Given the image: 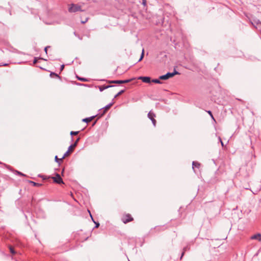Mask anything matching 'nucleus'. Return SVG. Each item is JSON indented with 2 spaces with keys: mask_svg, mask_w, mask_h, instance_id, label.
Returning <instances> with one entry per match:
<instances>
[{
  "mask_svg": "<svg viewBox=\"0 0 261 261\" xmlns=\"http://www.w3.org/2000/svg\"><path fill=\"white\" fill-rule=\"evenodd\" d=\"M95 116H93L90 117L84 118L83 119V121L85 122L86 123H89L90 121H91L95 117Z\"/></svg>",
  "mask_w": 261,
  "mask_h": 261,
  "instance_id": "4468645a",
  "label": "nucleus"
},
{
  "mask_svg": "<svg viewBox=\"0 0 261 261\" xmlns=\"http://www.w3.org/2000/svg\"><path fill=\"white\" fill-rule=\"evenodd\" d=\"M54 182H55L58 184H59V185L64 184L63 180H54Z\"/></svg>",
  "mask_w": 261,
  "mask_h": 261,
  "instance_id": "5701e85b",
  "label": "nucleus"
},
{
  "mask_svg": "<svg viewBox=\"0 0 261 261\" xmlns=\"http://www.w3.org/2000/svg\"><path fill=\"white\" fill-rule=\"evenodd\" d=\"M80 138H78L75 141V142L71 144L74 147H75L76 145H77V144L78 143V142L79 141Z\"/></svg>",
  "mask_w": 261,
  "mask_h": 261,
  "instance_id": "4be33fe9",
  "label": "nucleus"
},
{
  "mask_svg": "<svg viewBox=\"0 0 261 261\" xmlns=\"http://www.w3.org/2000/svg\"><path fill=\"white\" fill-rule=\"evenodd\" d=\"M79 132H78V131H77V132L71 131L70 132V135L71 136H72V135H77L79 134Z\"/></svg>",
  "mask_w": 261,
  "mask_h": 261,
  "instance_id": "a878e982",
  "label": "nucleus"
},
{
  "mask_svg": "<svg viewBox=\"0 0 261 261\" xmlns=\"http://www.w3.org/2000/svg\"><path fill=\"white\" fill-rule=\"evenodd\" d=\"M200 164L198 162H196V161H193V163H192V168L194 170H195V168H197L198 169H199L200 168ZM195 172V171H194Z\"/></svg>",
  "mask_w": 261,
  "mask_h": 261,
  "instance_id": "ddd939ff",
  "label": "nucleus"
},
{
  "mask_svg": "<svg viewBox=\"0 0 261 261\" xmlns=\"http://www.w3.org/2000/svg\"><path fill=\"white\" fill-rule=\"evenodd\" d=\"M114 87V85H102L98 87L99 90L100 92L103 91L104 90L107 89L108 88Z\"/></svg>",
  "mask_w": 261,
  "mask_h": 261,
  "instance_id": "9d476101",
  "label": "nucleus"
},
{
  "mask_svg": "<svg viewBox=\"0 0 261 261\" xmlns=\"http://www.w3.org/2000/svg\"><path fill=\"white\" fill-rule=\"evenodd\" d=\"M125 91L124 90H121L120 91H119L117 94H116L114 96V98H116L117 97H118V96H119L120 95H121V94H122L123 93H124Z\"/></svg>",
  "mask_w": 261,
  "mask_h": 261,
  "instance_id": "f3484780",
  "label": "nucleus"
},
{
  "mask_svg": "<svg viewBox=\"0 0 261 261\" xmlns=\"http://www.w3.org/2000/svg\"><path fill=\"white\" fill-rule=\"evenodd\" d=\"M133 218L129 214L125 215L122 218V221L124 223H127L129 222L133 221Z\"/></svg>",
  "mask_w": 261,
  "mask_h": 261,
  "instance_id": "423d86ee",
  "label": "nucleus"
},
{
  "mask_svg": "<svg viewBox=\"0 0 261 261\" xmlns=\"http://www.w3.org/2000/svg\"><path fill=\"white\" fill-rule=\"evenodd\" d=\"M113 103H114L113 102H111V103H109L106 106L102 108L101 109V110L103 109L104 111L107 112L113 106Z\"/></svg>",
  "mask_w": 261,
  "mask_h": 261,
  "instance_id": "2eb2a0df",
  "label": "nucleus"
},
{
  "mask_svg": "<svg viewBox=\"0 0 261 261\" xmlns=\"http://www.w3.org/2000/svg\"><path fill=\"white\" fill-rule=\"evenodd\" d=\"M99 225V223H96V227H98Z\"/></svg>",
  "mask_w": 261,
  "mask_h": 261,
  "instance_id": "e433bc0d",
  "label": "nucleus"
},
{
  "mask_svg": "<svg viewBox=\"0 0 261 261\" xmlns=\"http://www.w3.org/2000/svg\"><path fill=\"white\" fill-rule=\"evenodd\" d=\"M50 76L53 75V76H56V77L60 78V76L58 74H57L56 73H55V72H51L50 74Z\"/></svg>",
  "mask_w": 261,
  "mask_h": 261,
  "instance_id": "b1692460",
  "label": "nucleus"
},
{
  "mask_svg": "<svg viewBox=\"0 0 261 261\" xmlns=\"http://www.w3.org/2000/svg\"><path fill=\"white\" fill-rule=\"evenodd\" d=\"M60 159H58V156L56 155L55 156V161L58 162V163H60V162H61V161L60 160Z\"/></svg>",
  "mask_w": 261,
  "mask_h": 261,
  "instance_id": "cd10ccee",
  "label": "nucleus"
},
{
  "mask_svg": "<svg viewBox=\"0 0 261 261\" xmlns=\"http://www.w3.org/2000/svg\"><path fill=\"white\" fill-rule=\"evenodd\" d=\"M68 11L69 12H75L77 11H81L82 10L81 9V6L77 5L72 4L69 7Z\"/></svg>",
  "mask_w": 261,
  "mask_h": 261,
  "instance_id": "7ed1b4c3",
  "label": "nucleus"
},
{
  "mask_svg": "<svg viewBox=\"0 0 261 261\" xmlns=\"http://www.w3.org/2000/svg\"><path fill=\"white\" fill-rule=\"evenodd\" d=\"M115 84H122L121 80H115Z\"/></svg>",
  "mask_w": 261,
  "mask_h": 261,
  "instance_id": "bb28decb",
  "label": "nucleus"
},
{
  "mask_svg": "<svg viewBox=\"0 0 261 261\" xmlns=\"http://www.w3.org/2000/svg\"><path fill=\"white\" fill-rule=\"evenodd\" d=\"M152 82L154 83H156V84H161L162 82L160 81V79H153L152 80Z\"/></svg>",
  "mask_w": 261,
  "mask_h": 261,
  "instance_id": "a211bd4d",
  "label": "nucleus"
},
{
  "mask_svg": "<svg viewBox=\"0 0 261 261\" xmlns=\"http://www.w3.org/2000/svg\"><path fill=\"white\" fill-rule=\"evenodd\" d=\"M252 25L258 30L261 31V21L257 20L254 23L252 22Z\"/></svg>",
  "mask_w": 261,
  "mask_h": 261,
  "instance_id": "6e6552de",
  "label": "nucleus"
},
{
  "mask_svg": "<svg viewBox=\"0 0 261 261\" xmlns=\"http://www.w3.org/2000/svg\"><path fill=\"white\" fill-rule=\"evenodd\" d=\"M48 47H49V46H46V47H45V48H44V51H45V53H46V54H47V48H48Z\"/></svg>",
  "mask_w": 261,
  "mask_h": 261,
  "instance_id": "f704fd0d",
  "label": "nucleus"
},
{
  "mask_svg": "<svg viewBox=\"0 0 261 261\" xmlns=\"http://www.w3.org/2000/svg\"><path fill=\"white\" fill-rule=\"evenodd\" d=\"M16 173L17 174H19V175H20L21 176H25V175L23 174V173H21V172H20L19 171H16Z\"/></svg>",
  "mask_w": 261,
  "mask_h": 261,
  "instance_id": "c85d7f7f",
  "label": "nucleus"
},
{
  "mask_svg": "<svg viewBox=\"0 0 261 261\" xmlns=\"http://www.w3.org/2000/svg\"><path fill=\"white\" fill-rule=\"evenodd\" d=\"M186 249H187V248H186V247L184 248V251H183V252L181 254V256L180 257V259H181V258L182 257V256H183V255L184 254L185 251L186 250Z\"/></svg>",
  "mask_w": 261,
  "mask_h": 261,
  "instance_id": "7c9ffc66",
  "label": "nucleus"
},
{
  "mask_svg": "<svg viewBox=\"0 0 261 261\" xmlns=\"http://www.w3.org/2000/svg\"><path fill=\"white\" fill-rule=\"evenodd\" d=\"M99 111V113L98 114H97V115H100V117L103 116L106 113V112L105 111H104L103 109L101 110V109Z\"/></svg>",
  "mask_w": 261,
  "mask_h": 261,
  "instance_id": "dca6fc26",
  "label": "nucleus"
},
{
  "mask_svg": "<svg viewBox=\"0 0 261 261\" xmlns=\"http://www.w3.org/2000/svg\"><path fill=\"white\" fill-rule=\"evenodd\" d=\"M132 80V79L125 80H121L122 84L127 83L130 82Z\"/></svg>",
  "mask_w": 261,
  "mask_h": 261,
  "instance_id": "393cba45",
  "label": "nucleus"
},
{
  "mask_svg": "<svg viewBox=\"0 0 261 261\" xmlns=\"http://www.w3.org/2000/svg\"><path fill=\"white\" fill-rule=\"evenodd\" d=\"M249 185L253 194H256L261 190V180H250Z\"/></svg>",
  "mask_w": 261,
  "mask_h": 261,
  "instance_id": "f257e3e1",
  "label": "nucleus"
},
{
  "mask_svg": "<svg viewBox=\"0 0 261 261\" xmlns=\"http://www.w3.org/2000/svg\"><path fill=\"white\" fill-rule=\"evenodd\" d=\"M29 183L34 187H40L42 185V183L35 182L33 180H28Z\"/></svg>",
  "mask_w": 261,
  "mask_h": 261,
  "instance_id": "f8f14e48",
  "label": "nucleus"
},
{
  "mask_svg": "<svg viewBox=\"0 0 261 261\" xmlns=\"http://www.w3.org/2000/svg\"><path fill=\"white\" fill-rule=\"evenodd\" d=\"M221 144L222 146H224V144H223V142L222 141L221 142Z\"/></svg>",
  "mask_w": 261,
  "mask_h": 261,
  "instance_id": "58836bf2",
  "label": "nucleus"
},
{
  "mask_svg": "<svg viewBox=\"0 0 261 261\" xmlns=\"http://www.w3.org/2000/svg\"><path fill=\"white\" fill-rule=\"evenodd\" d=\"M115 80L114 81H107V82L110 84H115Z\"/></svg>",
  "mask_w": 261,
  "mask_h": 261,
  "instance_id": "2f4dec72",
  "label": "nucleus"
},
{
  "mask_svg": "<svg viewBox=\"0 0 261 261\" xmlns=\"http://www.w3.org/2000/svg\"><path fill=\"white\" fill-rule=\"evenodd\" d=\"M96 123V121H95L93 124V125H94Z\"/></svg>",
  "mask_w": 261,
  "mask_h": 261,
  "instance_id": "ea45409f",
  "label": "nucleus"
},
{
  "mask_svg": "<svg viewBox=\"0 0 261 261\" xmlns=\"http://www.w3.org/2000/svg\"><path fill=\"white\" fill-rule=\"evenodd\" d=\"M251 239L252 240H257L261 242V234L260 233H256L251 237Z\"/></svg>",
  "mask_w": 261,
  "mask_h": 261,
  "instance_id": "9b49d317",
  "label": "nucleus"
},
{
  "mask_svg": "<svg viewBox=\"0 0 261 261\" xmlns=\"http://www.w3.org/2000/svg\"><path fill=\"white\" fill-rule=\"evenodd\" d=\"M9 250L12 254H15L16 253V252L15 251L14 248L12 246H9Z\"/></svg>",
  "mask_w": 261,
  "mask_h": 261,
  "instance_id": "6ab92c4d",
  "label": "nucleus"
},
{
  "mask_svg": "<svg viewBox=\"0 0 261 261\" xmlns=\"http://www.w3.org/2000/svg\"><path fill=\"white\" fill-rule=\"evenodd\" d=\"M179 74V72L176 70H174L173 72H168L165 75H161L159 79L161 80H166L170 77H173L176 74Z\"/></svg>",
  "mask_w": 261,
  "mask_h": 261,
  "instance_id": "f03ea898",
  "label": "nucleus"
},
{
  "mask_svg": "<svg viewBox=\"0 0 261 261\" xmlns=\"http://www.w3.org/2000/svg\"><path fill=\"white\" fill-rule=\"evenodd\" d=\"M147 116H148V118L152 121V123L153 125H154V126H155L156 120L154 119V118L155 117V115L151 111H150L148 113Z\"/></svg>",
  "mask_w": 261,
  "mask_h": 261,
  "instance_id": "39448f33",
  "label": "nucleus"
},
{
  "mask_svg": "<svg viewBox=\"0 0 261 261\" xmlns=\"http://www.w3.org/2000/svg\"><path fill=\"white\" fill-rule=\"evenodd\" d=\"M219 141H220V142H221V141H222V140H221V138H220V137H219Z\"/></svg>",
  "mask_w": 261,
  "mask_h": 261,
  "instance_id": "4c0bfd02",
  "label": "nucleus"
},
{
  "mask_svg": "<svg viewBox=\"0 0 261 261\" xmlns=\"http://www.w3.org/2000/svg\"><path fill=\"white\" fill-rule=\"evenodd\" d=\"M207 112H208V113L210 114V115L212 117V118L213 119H214V117H213V115H212V112H211V111H207Z\"/></svg>",
  "mask_w": 261,
  "mask_h": 261,
  "instance_id": "473e14b6",
  "label": "nucleus"
},
{
  "mask_svg": "<svg viewBox=\"0 0 261 261\" xmlns=\"http://www.w3.org/2000/svg\"><path fill=\"white\" fill-rule=\"evenodd\" d=\"M37 60H38L37 58H35L34 59V61H33V64H36L37 62Z\"/></svg>",
  "mask_w": 261,
  "mask_h": 261,
  "instance_id": "c756f323",
  "label": "nucleus"
},
{
  "mask_svg": "<svg viewBox=\"0 0 261 261\" xmlns=\"http://www.w3.org/2000/svg\"><path fill=\"white\" fill-rule=\"evenodd\" d=\"M139 79L142 80V81L145 83H149L151 82L150 77L148 76H140Z\"/></svg>",
  "mask_w": 261,
  "mask_h": 261,
  "instance_id": "1a4fd4ad",
  "label": "nucleus"
},
{
  "mask_svg": "<svg viewBox=\"0 0 261 261\" xmlns=\"http://www.w3.org/2000/svg\"><path fill=\"white\" fill-rule=\"evenodd\" d=\"M74 147L71 145L69 146L68 147V150L64 153V155L63 156V157L62 158H61L60 159V161H62V160L66 156H67L68 154H69V153L70 152V151H72V150H73L74 149Z\"/></svg>",
  "mask_w": 261,
  "mask_h": 261,
  "instance_id": "0eeeda50",
  "label": "nucleus"
},
{
  "mask_svg": "<svg viewBox=\"0 0 261 261\" xmlns=\"http://www.w3.org/2000/svg\"><path fill=\"white\" fill-rule=\"evenodd\" d=\"M7 64H4L3 66H6Z\"/></svg>",
  "mask_w": 261,
  "mask_h": 261,
  "instance_id": "a19ab883",
  "label": "nucleus"
},
{
  "mask_svg": "<svg viewBox=\"0 0 261 261\" xmlns=\"http://www.w3.org/2000/svg\"><path fill=\"white\" fill-rule=\"evenodd\" d=\"M77 78L79 80L81 81H83V82H87L88 81V80L87 79H85V78H83V77H78L77 76Z\"/></svg>",
  "mask_w": 261,
  "mask_h": 261,
  "instance_id": "412c9836",
  "label": "nucleus"
},
{
  "mask_svg": "<svg viewBox=\"0 0 261 261\" xmlns=\"http://www.w3.org/2000/svg\"><path fill=\"white\" fill-rule=\"evenodd\" d=\"M88 18H86L85 21H83V20H82V21H81V22H82V23H86V22L88 21Z\"/></svg>",
  "mask_w": 261,
  "mask_h": 261,
  "instance_id": "72a5a7b5",
  "label": "nucleus"
},
{
  "mask_svg": "<svg viewBox=\"0 0 261 261\" xmlns=\"http://www.w3.org/2000/svg\"><path fill=\"white\" fill-rule=\"evenodd\" d=\"M144 49H142V54H141V55L140 58V59H139V60L138 62L141 61L143 59V57H144Z\"/></svg>",
  "mask_w": 261,
  "mask_h": 261,
  "instance_id": "aec40b11",
  "label": "nucleus"
},
{
  "mask_svg": "<svg viewBox=\"0 0 261 261\" xmlns=\"http://www.w3.org/2000/svg\"><path fill=\"white\" fill-rule=\"evenodd\" d=\"M38 177H41L42 178V179H49L51 178V179H62L60 174L56 173L55 176H44L41 174H38Z\"/></svg>",
  "mask_w": 261,
  "mask_h": 261,
  "instance_id": "20e7f679",
  "label": "nucleus"
},
{
  "mask_svg": "<svg viewBox=\"0 0 261 261\" xmlns=\"http://www.w3.org/2000/svg\"><path fill=\"white\" fill-rule=\"evenodd\" d=\"M64 65H61V69H60V70H61V71H62V70H63V69H64Z\"/></svg>",
  "mask_w": 261,
  "mask_h": 261,
  "instance_id": "c9c22d12",
  "label": "nucleus"
}]
</instances>
